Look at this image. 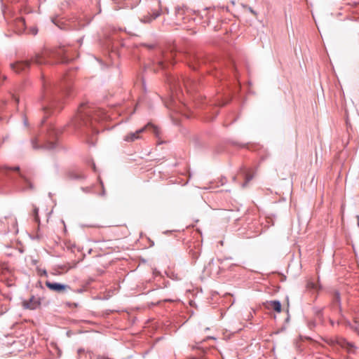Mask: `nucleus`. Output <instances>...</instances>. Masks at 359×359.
Here are the masks:
<instances>
[{
  "label": "nucleus",
  "instance_id": "obj_1",
  "mask_svg": "<svg viewBox=\"0 0 359 359\" xmlns=\"http://www.w3.org/2000/svg\"><path fill=\"white\" fill-rule=\"evenodd\" d=\"M106 118L104 111L101 109L93 110L81 106L74 119L62 130L56 133L98 134L103 132L100 120H104Z\"/></svg>",
  "mask_w": 359,
  "mask_h": 359
},
{
  "label": "nucleus",
  "instance_id": "obj_2",
  "mask_svg": "<svg viewBox=\"0 0 359 359\" xmlns=\"http://www.w3.org/2000/svg\"><path fill=\"white\" fill-rule=\"evenodd\" d=\"M34 149L43 148L51 149L54 148V140H46L43 136L34 137L31 140Z\"/></svg>",
  "mask_w": 359,
  "mask_h": 359
},
{
  "label": "nucleus",
  "instance_id": "obj_3",
  "mask_svg": "<svg viewBox=\"0 0 359 359\" xmlns=\"http://www.w3.org/2000/svg\"><path fill=\"white\" fill-rule=\"evenodd\" d=\"M31 62L29 60L18 61L11 64V68L17 74L25 72L30 67Z\"/></svg>",
  "mask_w": 359,
  "mask_h": 359
},
{
  "label": "nucleus",
  "instance_id": "obj_4",
  "mask_svg": "<svg viewBox=\"0 0 359 359\" xmlns=\"http://www.w3.org/2000/svg\"><path fill=\"white\" fill-rule=\"evenodd\" d=\"M331 344L333 345L334 344H337L341 347L346 348L349 353H354L355 350V347L353 344L347 341L346 339L343 338L337 337L334 340H331Z\"/></svg>",
  "mask_w": 359,
  "mask_h": 359
},
{
  "label": "nucleus",
  "instance_id": "obj_5",
  "mask_svg": "<svg viewBox=\"0 0 359 359\" xmlns=\"http://www.w3.org/2000/svg\"><path fill=\"white\" fill-rule=\"evenodd\" d=\"M51 53L48 51H44L41 53L36 54L29 61L34 62L36 65H42L47 62L48 57H50Z\"/></svg>",
  "mask_w": 359,
  "mask_h": 359
},
{
  "label": "nucleus",
  "instance_id": "obj_6",
  "mask_svg": "<svg viewBox=\"0 0 359 359\" xmlns=\"http://www.w3.org/2000/svg\"><path fill=\"white\" fill-rule=\"evenodd\" d=\"M142 133L158 135L161 133V130L157 126H155L151 123H149L144 127L136 132L137 135Z\"/></svg>",
  "mask_w": 359,
  "mask_h": 359
},
{
  "label": "nucleus",
  "instance_id": "obj_7",
  "mask_svg": "<svg viewBox=\"0 0 359 359\" xmlns=\"http://www.w3.org/2000/svg\"><path fill=\"white\" fill-rule=\"evenodd\" d=\"M46 285L50 290L58 292H64L67 288H69L68 285L60 284V283H50L48 281L46 282Z\"/></svg>",
  "mask_w": 359,
  "mask_h": 359
},
{
  "label": "nucleus",
  "instance_id": "obj_8",
  "mask_svg": "<svg viewBox=\"0 0 359 359\" xmlns=\"http://www.w3.org/2000/svg\"><path fill=\"white\" fill-rule=\"evenodd\" d=\"M267 309H273L275 311L280 313L281 311V304L278 301H271L266 303Z\"/></svg>",
  "mask_w": 359,
  "mask_h": 359
},
{
  "label": "nucleus",
  "instance_id": "obj_9",
  "mask_svg": "<svg viewBox=\"0 0 359 359\" xmlns=\"http://www.w3.org/2000/svg\"><path fill=\"white\" fill-rule=\"evenodd\" d=\"M39 305V301L34 298H32L29 302H23L24 307L29 309H35Z\"/></svg>",
  "mask_w": 359,
  "mask_h": 359
},
{
  "label": "nucleus",
  "instance_id": "obj_10",
  "mask_svg": "<svg viewBox=\"0 0 359 359\" xmlns=\"http://www.w3.org/2000/svg\"><path fill=\"white\" fill-rule=\"evenodd\" d=\"M159 15H160V13L158 11H156L149 16V15L144 16L142 21L144 22H150L153 20H155L157 17H158Z\"/></svg>",
  "mask_w": 359,
  "mask_h": 359
},
{
  "label": "nucleus",
  "instance_id": "obj_11",
  "mask_svg": "<svg viewBox=\"0 0 359 359\" xmlns=\"http://www.w3.org/2000/svg\"><path fill=\"white\" fill-rule=\"evenodd\" d=\"M6 168L7 169H10V170H14V171H16V172H18L19 173V175L20 177L26 182V183H29V180L27 178V177L20 172V167L18 166H15V167H13V168H7L6 167Z\"/></svg>",
  "mask_w": 359,
  "mask_h": 359
},
{
  "label": "nucleus",
  "instance_id": "obj_12",
  "mask_svg": "<svg viewBox=\"0 0 359 359\" xmlns=\"http://www.w3.org/2000/svg\"><path fill=\"white\" fill-rule=\"evenodd\" d=\"M245 182L243 187L247 186L248 183L253 178V174L250 170L245 171Z\"/></svg>",
  "mask_w": 359,
  "mask_h": 359
},
{
  "label": "nucleus",
  "instance_id": "obj_13",
  "mask_svg": "<svg viewBox=\"0 0 359 359\" xmlns=\"http://www.w3.org/2000/svg\"><path fill=\"white\" fill-rule=\"evenodd\" d=\"M333 302H334V304H336L339 306V310H341L340 295H339V293L338 292H335L334 293Z\"/></svg>",
  "mask_w": 359,
  "mask_h": 359
},
{
  "label": "nucleus",
  "instance_id": "obj_14",
  "mask_svg": "<svg viewBox=\"0 0 359 359\" xmlns=\"http://www.w3.org/2000/svg\"><path fill=\"white\" fill-rule=\"evenodd\" d=\"M306 287L308 289H311V290H318L320 288V286L317 283H315L311 280H309L307 283Z\"/></svg>",
  "mask_w": 359,
  "mask_h": 359
},
{
  "label": "nucleus",
  "instance_id": "obj_15",
  "mask_svg": "<svg viewBox=\"0 0 359 359\" xmlns=\"http://www.w3.org/2000/svg\"><path fill=\"white\" fill-rule=\"evenodd\" d=\"M38 212H39V209L38 208L36 207H34V209H33V214H34V219L36 222H38L39 221V215H38Z\"/></svg>",
  "mask_w": 359,
  "mask_h": 359
},
{
  "label": "nucleus",
  "instance_id": "obj_16",
  "mask_svg": "<svg viewBox=\"0 0 359 359\" xmlns=\"http://www.w3.org/2000/svg\"><path fill=\"white\" fill-rule=\"evenodd\" d=\"M62 53H65V51L63 49H60L55 53V55L57 57H62Z\"/></svg>",
  "mask_w": 359,
  "mask_h": 359
},
{
  "label": "nucleus",
  "instance_id": "obj_17",
  "mask_svg": "<svg viewBox=\"0 0 359 359\" xmlns=\"http://www.w3.org/2000/svg\"><path fill=\"white\" fill-rule=\"evenodd\" d=\"M140 136H127L126 141H134L137 139Z\"/></svg>",
  "mask_w": 359,
  "mask_h": 359
},
{
  "label": "nucleus",
  "instance_id": "obj_18",
  "mask_svg": "<svg viewBox=\"0 0 359 359\" xmlns=\"http://www.w3.org/2000/svg\"><path fill=\"white\" fill-rule=\"evenodd\" d=\"M68 59H67L66 57H61V60L60 62H62V63H65V62H68Z\"/></svg>",
  "mask_w": 359,
  "mask_h": 359
},
{
  "label": "nucleus",
  "instance_id": "obj_19",
  "mask_svg": "<svg viewBox=\"0 0 359 359\" xmlns=\"http://www.w3.org/2000/svg\"><path fill=\"white\" fill-rule=\"evenodd\" d=\"M45 140H54V141L55 142V144L54 147H55V146L56 145V144H57V141H56V140L54 138V136H52V139H48V140H47V139H46V138H45Z\"/></svg>",
  "mask_w": 359,
  "mask_h": 359
},
{
  "label": "nucleus",
  "instance_id": "obj_20",
  "mask_svg": "<svg viewBox=\"0 0 359 359\" xmlns=\"http://www.w3.org/2000/svg\"><path fill=\"white\" fill-rule=\"evenodd\" d=\"M19 22H20V23H22V25H24V24H25V20H24V19H20V20H19Z\"/></svg>",
  "mask_w": 359,
  "mask_h": 359
},
{
  "label": "nucleus",
  "instance_id": "obj_21",
  "mask_svg": "<svg viewBox=\"0 0 359 359\" xmlns=\"http://www.w3.org/2000/svg\"><path fill=\"white\" fill-rule=\"evenodd\" d=\"M159 65H160L162 67H163V62H159Z\"/></svg>",
  "mask_w": 359,
  "mask_h": 359
},
{
  "label": "nucleus",
  "instance_id": "obj_22",
  "mask_svg": "<svg viewBox=\"0 0 359 359\" xmlns=\"http://www.w3.org/2000/svg\"><path fill=\"white\" fill-rule=\"evenodd\" d=\"M2 78L4 80H5L6 79V77L5 76H3Z\"/></svg>",
  "mask_w": 359,
  "mask_h": 359
},
{
  "label": "nucleus",
  "instance_id": "obj_23",
  "mask_svg": "<svg viewBox=\"0 0 359 359\" xmlns=\"http://www.w3.org/2000/svg\"><path fill=\"white\" fill-rule=\"evenodd\" d=\"M178 132H179V133H184V131H183L182 130H179Z\"/></svg>",
  "mask_w": 359,
  "mask_h": 359
}]
</instances>
